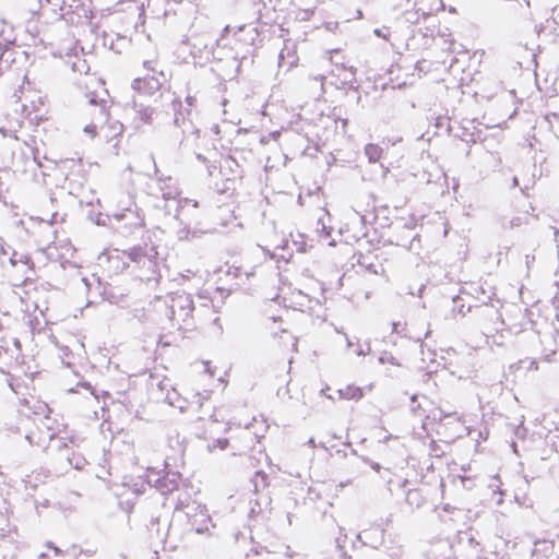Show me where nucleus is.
Listing matches in <instances>:
<instances>
[{"instance_id":"nucleus-62","label":"nucleus","mask_w":559,"mask_h":559,"mask_svg":"<svg viewBox=\"0 0 559 559\" xmlns=\"http://www.w3.org/2000/svg\"><path fill=\"white\" fill-rule=\"evenodd\" d=\"M281 132L280 131H274L272 133H270V136L274 140H276L278 136H280Z\"/></svg>"},{"instance_id":"nucleus-45","label":"nucleus","mask_w":559,"mask_h":559,"mask_svg":"<svg viewBox=\"0 0 559 559\" xmlns=\"http://www.w3.org/2000/svg\"><path fill=\"white\" fill-rule=\"evenodd\" d=\"M500 486H501L500 479L497 476H495L492 478V481L489 484V487L492 489L493 493H498L499 495V498L497 500L498 504L502 503V491L500 489Z\"/></svg>"},{"instance_id":"nucleus-58","label":"nucleus","mask_w":559,"mask_h":559,"mask_svg":"<svg viewBox=\"0 0 559 559\" xmlns=\"http://www.w3.org/2000/svg\"><path fill=\"white\" fill-rule=\"evenodd\" d=\"M280 559H302L301 557L297 556L295 552L290 550L289 547H287L286 554L281 557Z\"/></svg>"},{"instance_id":"nucleus-37","label":"nucleus","mask_w":559,"mask_h":559,"mask_svg":"<svg viewBox=\"0 0 559 559\" xmlns=\"http://www.w3.org/2000/svg\"><path fill=\"white\" fill-rule=\"evenodd\" d=\"M550 31L559 35V11H554V15L550 20L546 21V24L540 27L538 32Z\"/></svg>"},{"instance_id":"nucleus-11","label":"nucleus","mask_w":559,"mask_h":559,"mask_svg":"<svg viewBox=\"0 0 559 559\" xmlns=\"http://www.w3.org/2000/svg\"><path fill=\"white\" fill-rule=\"evenodd\" d=\"M331 61L334 64V69L330 73V84L336 88H353L356 91V69L352 66H346L344 62L335 61L333 56Z\"/></svg>"},{"instance_id":"nucleus-12","label":"nucleus","mask_w":559,"mask_h":559,"mask_svg":"<svg viewBox=\"0 0 559 559\" xmlns=\"http://www.w3.org/2000/svg\"><path fill=\"white\" fill-rule=\"evenodd\" d=\"M98 110V122H100L98 136L106 142L116 141L123 131V126L117 120H109V114L107 110L106 102L99 104Z\"/></svg>"},{"instance_id":"nucleus-27","label":"nucleus","mask_w":559,"mask_h":559,"mask_svg":"<svg viewBox=\"0 0 559 559\" xmlns=\"http://www.w3.org/2000/svg\"><path fill=\"white\" fill-rule=\"evenodd\" d=\"M554 551V543L548 539H536L532 549V557L544 558L549 557Z\"/></svg>"},{"instance_id":"nucleus-1","label":"nucleus","mask_w":559,"mask_h":559,"mask_svg":"<svg viewBox=\"0 0 559 559\" xmlns=\"http://www.w3.org/2000/svg\"><path fill=\"white\" fill-rule=\"evenodd\" d=\"M99 264H108L109 271L117 273L124 270L133 262L142 271L140 277L143 281H157L159 277V262L157 249L152 243L136 246L129 251L108 249L98 257Z\"/></svg>"},{"instance_id":"nucleus-46","label":"nucleus","mask_w":559,"mask_h":559,"mask_svg":"<svg viewBox=\"0 0 559 559\" xmlns=\"http://www.w3.org/2000/svg\"><path fill=\"white\" fill-rule=\"evenodd\" d=\"M8 383H9V386L11 388V390L15 393V394H22L24 395L23 393V389H26L24 385H22V383L13 378V377H10L8 379Z\"/></svg>"},{"instance_id":"nucleus-10","label":"nucleus","mask_w":559,"mask_h":559,"mask_svg":"<svg viewBox=\"0 0 559 559\" xmlns=\"http://www.w3.org/2000/svg\"><path fill=\"white\" fill-rule=\"evenodd\" d=\"M22 114L26 119L35 124L46 120L47 110L45 108V97L39 92H29L24 97Z\"/></svg>"},{"instance_id":"nucleus-56","label":"nucleus","mask_w":559,"mask_h":559,"mask_svg":"<svg viewBox=\"0 0 559 559\" xmlns=\"http://www.w3.org/2000/svg\"><path fill=\"white\" fill-rule=\"evenodd\" d=\"M177 236L180 240H186V239H189L190 238V230L187 229L186 227L183 228H180L178 231H177Z\"/></svg>"},{"instance_id":"nucleus-26","label":"nucleus","mask_w":559,"mask_h":559,"mask_svg":"<svg viewBox=\"0 0 559 559\" xmlns=\"http://www.w3.org/2000/svg\"><path fill=\"white\" fill-rule=\"evenodd\" d=\"M346 347L354 348V354L358 357L367 356L371 352V346L369 342H361L358 338H350L348 335L344 334Z\"/></svg>"},{"instance_id":"nucleus-47","label":"nucleus","mask_w":559,"mask_h":559,"mask_svg":"<svg viewBox=\"0 0 559 559\" xmlns=\"http://www.w3.org/2000/svg\"><path fill=\"white\" fill-rule=\"evenodd\" d=\"M188 205H191L192 207H198L199 203L195 200H190V199H187V198L178 199L176 217H178L180 211L183 210Z\"/></svg>"},{"instance_id":"nucleus-30","label":"nucleus","mask_w":559,"mask_h":559,"mask_svg":"<svg viewBox=\"0 0 559 559\" xmlns=\"http://www.w3.org/2000/svg\"><path fill=\"white\" fill-rule=\"evenodd\" d=\"M337 395H338V399H342V400L358 401L365 395V392H364L362 388L356 386L354 384H349L344 389L337 390Z\"/></svg>"},{"instance_id":"nucleus-32","label":"nucleus","mask_w":559,"mask_h":559,"mask_svg":"<svg viewBox=\"0 0 559 559\" xmlns=\"http://www.w3.org/2000/svg\"><path fill=\"white\" fill-rule=\"evenodd\" d=\"M134 109L136 112V119L143 123H151L155 114L154 109L148 106L138 105L134 103Z\"/></svg>"},{"instance_id":"nucleus-20","label":"nucleus","mask_w":559,"mask_h":559,"mask_svg":"<svg viewBox=\"0 0 559 559\" xmlns=\"http://www.w3.org/2000/svg\"><path fill=\"white\" fill-rule=\"evenodd\" d=\"M23 147H21L22 155L26 158L27 164H33L37 167L41 166L40 151L37 141L34 136L23 140Z\"/></svg>"},{"instance_id":"nucleus-53","label":"nucleus","mask_w":559,"mask_h":559,"mask_svg":"<svg viewBox=\"0 0 559 559\" xmlns=\"http://www.w3.org/2000/svg\"><path fill=\"white\" fill-rule=\"evenodd\" d=\"M404 555V550L402 547H394L392 549H390L389 551V556L392 558V559H402Z\"/></svg>"},{"instance_id":"nucleus-19","label":"nucleus","mask_w":559,"mask_h":559,"mask_svg":"<svg viewBox=\"0 0 559 559\" xmlns=\"http://www.w3.org/2000/svg\"><path fill=\"white\" fill-rule=\"evenodd\" d=\"M298 63V56L296 44L293 41H285L284 47L278 55V67L285 71H289Z\"/></svg>"},{"instance_id":"nucleus-13","label":"nucleus","mask_w":559,"mask_h":559,"mask_svg":"<svg viewBox=\"0 0 559 559\" xmlns=\"http://www.w3.org/2000/svg\"><path fill=\"white\" fill-rule=\"evenodd\" d=\"M292 240L283 239L281 246L274 247L271 258L276 260H282L284 262H288L293 257L292 246L295 247L296 251L305 252L309 247L307 243V237L304 234L297 233L296 235L290 234Z\"/></svg>"},{"instance_id":"nucleus-33","label":"nucleus","mask_w":559,"mask_h":559,"mask_svg":"<svg viewBox=\"0 0 559 559\" xmlns=\"http://www.w3.org/2000/svg\"><path fill=\"white\" fill-rule=\"evenodd\" d=\"M329 221H330L329 213H324L323 216L318 219L317 233L320 237V240H328L330 238L331 227L328 226Z\"/></svg>"},{"instance_id":"nucleus-31","label":"nucleus","mask_w":559,"mask_h":559,"mask_svg":"<svg viewBox=\"0 0 559 559\" xmlns=\"http://www.w3.org/2000/svg\"><path fill=\"white\" fill-rule=\"evenodd\" d=\"M325 78L321 74L309 76L308 88L313 91V94L321 97L325 93Z\"/></svg>"},{"instance_id":"nucleus-38","label":"nucleus","mask_w":559,"mask_h":559,"mask_svg":"<svg viewBox=\"0 0 559 559\" xmlns=\"http://www.w3.org/2000/svg\"><path fill=\"white\" fill-rule=\"evenodd\" d=\"M20 128H21V122L15 121L14 124H12L11 127H4V126L0 127V134L3 138H12L15 141H19L17 132H19Z\"/></svg>"},{"instance_id":"nucleus-28","label":"nucleus","mask_w":559,"mask_h":559,"mask_svg":"<svg viewBox=\"0 0 559 559\" xmlns=\"http://www.w3.org/2000/svg\"><path fill=\"white\" fill-rule=\"evenodd\" d=\"M428 559H454L452 557V547L449 542H440L435 548L429 551Z\"/></svg>"},{"instance_id":"nucleus-3","label":"nucleus","mask_w":559,"mask_h":559,"mask_svg":"<svg viewBox=\"0 0 559 559\" xmlns=\"http://www.w3.org/2000/svg\"><path fill=\"white\" fill-rule=\"evenodd\" d=\"M154 308L166 317L173 328L183 331L193 328L194 305L190 294L177 292L165 298L158 297L154 301Z\"/></svg>"},{"instance_id":"nucleus-8","label":"nucleus","mask_w":559,"mask_h":559,"mask_svg":"<svg viewBox=\"0 0 559 559\" xmlns=\"http://www.w3.org/2000/svg\"><path fill=\"white\" fill-rule=\"evenodd\" d=\"M48 45L50 46L51 55L64 59L73 72H88L90 66L83 57V50L73 37H67L57 45L55 43H48Z\"/></svg>"},{"instance_id":"nucleus-4","label":"nucleus","mask_w":559,"mask_h":559,"mask_svg":"<svg viewBox=\"0 0 559 559\" xmlns=\"http://www.w3.org/2000/svg\"><path fill=\"white\" fill-rule=\"evenodd\" d=\"M180 480L179 471L173 468L170 459L167 457L162 471L147 468L143 476L131 479L124 486L135 496L144 493L147 487H155L160 493L166 495L178 489Z\"/></svg>"},{"instance_id":"nucleus-50","label":"nucleus","mask_w":559,"mask_h":559,"mask_svg":"<svg viewBox=\"0 0 559 559\" xmlns=\"http://www.w3.org/2000/svg\"><path fill=\"white\" fill-rule=\"evenodd\" d=\"M418 400V396L417 395H413L411 397V411L415 414V415H420V412L419 409H421L423 405L420 402H417Z\"/></svg>"},{"instance_id":"nucleus-25","label":"nucleus","mask_w":559,"mask_h":559,"mask_svg":"<svg viewBox=\"0 0 559 559\" xmlns=\"http://www.w3.org/2000/svg\"><path fill=\"white\" fill-rule=\"evenodd\" d=\"M471 294L485 305L492 301L496 295L495 289L491 286L485 287L484 285H472Z\"/></svg>"},{"instance_id":"nucleus-51","label":"nucleus","mask_w":559,"mask_h":559,"mask_svg":"<svg viewBox=\"0 0 559 559\" xmlns=\"http://www.w3.org/2000/svg\"><path fill=\"white\" fill-rule=\"evenodd\" d=\"M392 332L396 333V334H400V335H403V336H407L405 324H403L401 322H393L392 323Z\"/></svg>"},{"instance_id":"nucleus-40","label":"nucleus","mask_w":559,"mask_h":559,"mask_svg":"<svg viewBox=\"0 0 559 559\" xmlns=\"http://www.w3.org/2000/svg\"><path fill=\"white\" fill-rule=\"evenodd\" d=\"M543 342H546L548 344V347L545 348L543 356L546 360H549L550 357L556 353L557 345L556 341L551 333L545 335V340Z\"/></svg>"},{"instance_id":"nucleus-18","label":"nucleus","mask_w":559,"mask_h":559,"mask_svg":"<svg viewBox=\"0 0 559 559\" xmlns=\"http://www.w3.org/2000/svg\"><path fill=\"white\" fill-rule=\"evenodd\" d=\"M293 305L295 308L302 312H309L310 314L316 313L318 318H322V305L319 300H314L310 298L308 295L304 294L302 292H293Z\"/></svg>"},{"instance_id":"nucleus-59","label":"nucleus","mask_w":559,"mask_h":559,"mask_svg":"<svg viewBox=\"0 0 559 559\" xmlns=\"http://www.w3.org/2000/svg\"><path fill=\"white\" fill-rule=\"evenodd\" d=\"M447 415H444L442 413V411H436L432 413L431 417L433 420H442ZM427 417H430V415H428Z\"/></svg>"},{"instance_id":"nucleus-63","label":"nucleus","mask_w":559,"mask_h":559,"mask_svg":"<svg viewBox=\"0 0 559 559\" xmlns=\"http://www.w3.org/2000/svg\"><path fill=\"white\" fill-rule=\"evenodd\" d=\"M82 282L84 283V285L86 286V288L90 290L91 289V283L87 278L83 277L82 278Z\"/></svg>"},{"instance_id":"nucleus-64","label":"nucleus","mask_w":559,"mask_h":559,"mask_svg":"<svg viewBox=\"0 0 559 559\" xmlns=\"http://www.w3.org/2000/svg\"><path fill=\"white\" fill-rule=\"evenodd\" d=\"M308 444H309L311 448H316V441H314V439H313V438H310V439L308 440Z\"/></svg>"},{"instance_id":"nucleus-34","label":"nucleus","mask_w":559,"mask_h":559,"mask_svg":"<svg viewBox=\"0 0 559 559\" xmlns=\"http://www.w3.org/2000/svg\"><path fill=\"white\" fill-rule=\"evenodd\" d=\"M66 460H67L69 466H71L75 469H79V471L83 469L86 464L85 457L79 453L73 452V451L71 453L66 454Z\"/></svg>"},{"instance_id":"nucleus-35","label":"nucleus","mask_w":559,"mask_h":559,"mask_svg":"<svg viewBox=\"0 0 559 559\" xmlns=\"http://www.w3.org/2000/svg\"><path fill=\"white\" fill-rule=\"evenodd\" d=\"M19 534L15 530H5L3 527L0 528V539L2 542V546L7 547L9 545H13L17 543Z\"/></svg>"},{"instance_id":"nucleus-16","label":"nucleus","mask_w":559,"mask_h":559,"mask_svg":"<svg viewBox=\"0 0 559 559\" xmlns=\"http://www.w3.org/2000/svg\"><path fill=\"white\" fill-rule=\"evenodd\" d=\"M484 322L481 324L484 330V335L486 336V342L488 345H497L502 346L504 344V332L506 328L500 325L498 321L493 319H487L483 317Z\"/></svg>"},{"instance_id":"nucleus-60","label":"nucleus","mask_w":559,"mask_h":559,"mask_svg":"<svg viewBox=\"0 0 559 559\" xmlns=\"http://www.w3.org/2000/svg\"><path fill=\"white\" fill-rule=\"evenodd\" d=\"M186 102H187V104H188L190 107H192V106H194V104H195L197 99H195V97H194V96H187Z\"/></svg>"},{"instance_id":"nucleus-57","label":"nucleus","mask_w":559,"mask_h":559,"mask_svg":"<svg viewBox=\"0 0 559 559\" xmlns=\"http://www.w3.org/2000/svg\"><path fill=\"white\" fill-rule=\"evenodd\" d=\"M112 219H114L112 215L111 216H108V215L104 216V215L99 214L97 219H96V224L97 225H106L107 222H109L111 224Z\"/></svg>"},{"instance_id":"nucleus-2","label":"nucleus","mask_w":559,"mask_h":559,"mask_svg":"<svg viewBox=\"0 0 559 559\" xmlns=\"http://www.w3.org/2000/svg\"><path fill=\"white\" fill-rule=\"evenodd\" d=\"M39 15L46 21L84 24L94 15L92 0H39Z\"/></svg>"},{"instance_id":"nucleus-7","label":"nucleus","mask_w":559,"mask_h":559,"mask_svg":"<svg viewBox=\"0 0 559 559\" xmlns=\"http://www.w3.org/2000/svg\"><path fill=\"white\" fill-rule=\"evenodd\" d=\"M25 438L31 444L57 451H63L68 449V442L72 447H79L84 439L82 436L76 433H69L68 431H59L58 433H53L50 432L49 429L46 431L40 430L38 433H27Z\"/></svg>"},{"instance_id":"nucleus-39","label":"nucleus","mask_w":559,"mask_h":559,"mask_svg":"<svg viewBox=\"0 0 559 559\" xmlns=\"http://www.w3.org/2000/svg\"><path fill=\"white\" fill-rule=\"evenodd\" d=\"M9 261H10L11 265H13V266L22 264L25 267H29V263H31V259L28 255H26L24 253H17L15 251L12 252V254H10Z\"/></svg>"},{"instance_id":"nucleus-29","label":"nucleus","mask_w":559,"mask_h":559,"mask_svg":"<svg viewBox=\"0 0 559 559\" xmlns=\"http://www.w3.org/2000/svg\"><path fill=\"white\" fill-rule=\"evenodd\" d=\"M440 352L436 350H423V361L429 360L426 365V369L428 373H433L442 367V360L439 358Z\"/></svg>"},{"instance_id":"nucleus-6","label":"nucleus","mask_w":559,"mask_h":559,"mask_svg":"<svg viewBox=\"0 0 559 559\" xmlns=\"http://www.w3.org/2000/svg\"><path fill=\"white\" fill-rule=\"evenodd\" d=\"M112 218L118 224L117 227L126 233H132L144 225V215L130 193L117 201V210L112 213Z\"/></svg>"},{"instance_id":"nucleus-15","label":"nucleus","mask_w":559,"mask_h":559,"mask_svg":"<svg viewBox=\"0 0 559 559\" xmlns=\"http://www.w3.org/2000/svg\"><path fill=\"white\" fill-rule=\"evenodd\" d=\"M416 12H407L406 13V20L411 23H418L419 19L416 17L418 13L421 14L424 19L443 10V2L442 0H416Z\"/></svg>"},{"instance_id":"nucleus-23","label":"nucleus","mask_w":559,"mask_h":559,"mask_svg":"<svg viewBox=\"0 0 559 559\" xmlns=\"http://www.w3.org/2000/svg\"><path fill=\"white\" fill-rule=\"evenodd\" d=\"M165 400L170 406L178 408L181 413L186 412L194 404V402H189L187 399L182 397L176 389L167 390Z\"/></svg>"},{"instance_id":"nucleus-52","label":"nucleus","mask_w":559,"mask_h":559,"mask_svg":"<svg viewBox=\"0 0 559 559\" xmlns=\"http://www.w3.org/2000/svg\"><path fill=\"white\" fill-rule=\"evenodd\" d=\"M102 295L104 296V299L108 300L110 304L118 302V297L111 290H108L107 288L103 289Z\"/></svg>"},{"instance_id":"nucleus-5","label":"nucleus","mask_w":559,"mask_h":559,"mask_svg":"<svg viewBox=\"0 0 559 559\" xmlns=\"http://www.w3.org/2000/svg\"><path fill=\"white\" fill-rule=\"evenodd\" d=\"M481 317L490 320L496 319L500 325L506 328L509 334L514 335L525 331L532 324L527 309H523L516 304L503 305L500 312L493 306H485L481 309Z\"/></svg>"},{"instance_id":"nucleus-41","label":"nucleus","mask_w":559,"mask_h":559,"mask_svg":"<svg viewBox=\"0 0 559 559\" xmlns=\"http://www.w3.org/2000/svg\"><path fill=\"white\" fill-rule=\"evenodd\" d=\"M143 68L147 71L148 75L164 73L158 67V60L156 57L145 59L143 61Z\"/></svg>"},{"instance_id":"nucleus-22","label":"nucleus","mask_w":559,"mask_h":559,"mask_svg":"<svg viewBox=\"0 0 559 559\" xmlns=\"http://www.w3.org/2000/svg\"><path fill=\"white\" fill-rule=\"evenodd\" d=\"M383 535L384 531L379 526H374L359 533L357 538L360 539L364 544L377 548L382 544Z\"/></svg>"},{"instance_id":"nucleus-21","label":"nucleus","mask_w":559,"mask_h":559,"mask_svg":"<svg viewBox=\"0 0 559 559\" xmlns=\"http://www.w3.org/2000/svg\"><path fill=\"white\" fill-rule=\"evenodd\" d=\"M439 358L442 360V368L449 369L452 374L457 373V368L462 365L463 357L453 348L440 349Z\"/></svg>"},{"instance_id":"nucleus-17","label":"nucleus","mask_w":559,"mask_h":559,"mask_svg":"<svg viewBox=\"0 0 559 559\" xmlns=\"http://www.w3.org/2000/svg\"><path fill=\"white\" fill-rule=\"evenodd\" d=\"M156 188L164 201L177 200L181 193L176 179L170 176L158 175L157 170Z\"/></svg>"},{"instance_id":"nucleus-24","label":"nucleus","mask_w":559,"mask_h":559,"mask_svg":"<svg viewBox=\"0 0 559 559\" xmlns=\"http://www.w3.org/2000/svg\"><path fill=\"white\" fill-rule=\"evenodd\" d=\"M90 103L92 106L91 115L93 116V120L91 123H88L84 127L83 131L87 136L93 139L96 135H98V131H99V127H100V122H98V120H97L98 119V110L97 109L99 108V104H97L94 98H91Z\"/></svg>"},{"instance_id":"nucleus-48","label":"nucleus","mask_w":559,"mask_h":559,"mask_svg":"<svg viewBox=\"0 0 559 559\" xmlns=\"http://www.w3.org/2000/svg\"><path fill=\"white\" fill-rule=\"evenodd\" d=\"M378 360L382 365H384V364H391L393 366H399L400 365L397 362V360L393 357V355L388 353V352L382 353Z\"/></svg>"},{"instance_id":"nucleus-55","label":"nucleus","mask_w":559,"mask_h":559,"mask_svg":"<svg viewBox=\"0 0 559 559\" xmlns=\"http://www.w3.org/2000/svg\"><path fill=\"white\" fill-rule=\"evenodd\" d=\"M179 499H181L185 502V504L195 502L194 500L191 499V496L188 491L179 493L176 506L179 503Z\"/></svg>"},{"instance_id":"nucleus-54","label":"nucleus","mask_w":559,"mask_h":559,"mask_svg":"<svg viewBox=\"0 0 559 559\" xmlns=\"http://www.w3.org/2000/svg\"><path fill=\"white\" fill-rule=\"evenodd\" d=\"M195 397H198V404L199 406H201L202 404V401H205V400H209L210 399V391L209 390H204L203 392H197L195 393Z\"/></svg>"},{"instance_id":"nucleus-49","label":"nucleus","mask_w":559,"mask_h":559,"mask_svg":"<svg viewBox=\"0 0 559 559\" xmlns=\"http://www.w3.org/2000/svg\"><path fill=\"white\" fill-rule=\"evenodd\" d=\"M202 367H203V373L201 374V378L212 379L215 374V370L212 369L210 362L203 361Z\"/></svg>"},{"instance_id":"nucleus-42","label":"nucleus","mask_w":559,"mask_h":559,"mask_svg":"<svg viewBox=\"0 0 559 559\" xmlns=\"http://www.w3.org/2000/svg\"><path fill=\"white\" fill-rule=\"evenodd\" d=\"M61 557V550L50 544L47 545V551L39 555V559H60Z\"/></svg>"},{"instance_id":"nucleus-43","label":"nucleus","mask_w":559,"mask_h":559,"mask_svg":"<svg viewBox=\"0 0 559 559\" xmlns=\"http://www.w3.org/2000/svg\"><path fill=\"white\" fill-rule=\"evenodd\" d=\"M228 440L226 438H217L207 444V451L213 453L217 450L223 451L227 448Z\"/></svg>"},{"instance_id":"nucleus-61","label":"nucleus","mask_w":559,"mask_h":559,"mask_svg":"<svg viewBox=\"0 0 559 559\" xmlns=\"http://www.w3.org/2000/svg\"><path fill=\"white\" fill-rule=\"evenodd\" d=\"M25 483L27 485H29L31 487H36L37 486V483L32 480V476H27V478L25 479Z\"/></svg>"},{"instance_id":"nucleus-14","label":"nucleus","mask_w":559,"mask_h":559,"mask_svg":"<svg viewBox=\"0 0 559 559\" xmlns=\"http://www.w3.org/2000/svg\"><path fill=\"white\" fill-rule=\"evenodd\" d=\"M165 80L164 73L152 75L146 74L145 76L134 79L132 82V88L140 94L153 95L160 90Z\"/></svg>"},{"instance_id":"nucleus-36","label":"nucleus","mask_w":559,"mask_h":559,"mask_svg":"<svg viewBox=\"0 0 559 559\" xmlns=\"http://www.w3.org/2000/svg\"><path fill=\"white\" fill-rule=\"evenodd\" d=\"M382 148L377 144H367L365 146V154L370 163H377L382 157Z\"/></svg>"},{"instance_id":"nucleus-44","label":"nucleus","mask_w":559,"mask_h":559,"mask_svg":"<svg viewBox=\"0 0 559 559\" xmlns=\"http://www.w3.org/2000/svg\"><path fill=\"white\" fill-rule=\"evenodd\" d=\"M313 14H314V8L299 9L296 12V19L298 21H309Z\"/></svg>"},{"instance_id":"nucleus-9","label":"nucleus","mask_w":559,"mask_h":559,"mask_svg":"<svg viewBox=\"0 0 559 559\" xmlns=\"http://www.w3.org/2000/svg\"><path fill=\"white\" fill-rule=\"evenodd\" d=\"M176 511H185L192 530L198 534L209 533L210 530L214 527L207 509L203 504L198 502L185 504V502L179 499V503L176 506Z\"/></svg>"}]
</instances>
